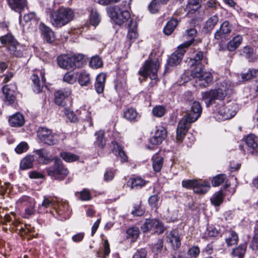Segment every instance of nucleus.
Returning <instances> with one entry per match:
<instances>
[{
	"instance_id": "f257e3e1",
	"label": "nucleus",
	"mask_w": 258,
	"mask_h": 258,
	"mask_svg": "<svg viewBox=\"0 0 258 258\" xmlns=\"http://www.w3.org/2000/svg\"><path fill=\"white\" fill-rule=\"evenodd\" d=\"M190 105V110L180 120L176 129V140L178 142H181L183 140L190 124L200 117L202 112V107L199 102L192 101Z\"/></svg>"
},
{
	"instance_id": "f03ea898",
	"label": "nucleus",
	"mask_w": 258,
	"mask_h": 258,
	"mask_svg": "<svg viewBox=\"0 0 258 258\" xmlns=\"http://www.w3.org/2000/svg\"><path fill=\"white\" fill-rule=\"evenodd\" d=\"M74 17V13L68 8L61 7L50 15L51 24L55 27H61L69 23Z\"/></svg>"
},
{
	"instance_id": "7ed1b4c3",
	"label": "nucleus",
	"mask_w": 258,
	"mask_h": 258,
	"mask_svg": "<svg viewBox=\"0 0 258 258\" xmlns=\"http://www.w3.org/2000/svg\"><path fill=\"white\" fill-rule=\"evenodd\" d=\"M132 0H123L121 7H111L107 9V13L111 19L118 25H121L126 22L130 18L129 12L125 10L130 7Z\"/></svg>"
},
{
	"instance_id": "20e7f679",
	"label": "nucleus",
	"mask_w": 258,
	"mask_h": 258,
	"mask_svg": "<svg viewBox=\"0 0 258 258\" xmlns=\"http://www.w3.org/2000/svg\"><path fill=\"white\" fill-rule=\"evenodd\" d=\"M84 56L81 54L68 56L61 55L57 57V63L58 66L64 69H74L76 68H80L83 64Z\"/></svg>"
},
{
	"instance_id": "39448f33",
	"label": "nucleus",
	"mask_w": 258,
	"mask_h": 258,
	"mask_svg": "<svg viewBox=\"0 0 258 258\" xmlns=\"http://www.w3.org/2000/svg\"><path fill=\"white\" fill-rule=\"evenodd\" d=\"M5 46L10 53L17 57L22 55L20 45L11 34H8L0 37V46Z\"/></svg>"
},
{
	"instance_id": "423d86ee",
	"label": "nucleus",
	"mask_w": 258,
	"mask_h": 258,
	"mask_svg": "<svg viewBox=\"0 0 258 258\" xmlns=\"http://www.w3.org/2000/svg\"><path fill=\"white\" fill-rule=\"evenodd\" d=\"M54 161V165L46 169L47 174L53 179L62 180L68 175L69 171L64 167L59 158L55 157Z\"/></svg>"
},
{
	"instance_id": "0eeeda50",
	"label": "nucleus",
	"mask_w": 258,
	"mask_h": 258,
	"mask_svg": "<svg viewBox=\"0 0 258 258\" xmlns=\"http://www.w3.org/2000/svg\"><path fill=\"white\" fill-rule=\"evenodd\" d=\"M159 66V61L156 60H147L145 62L142 68L141 69L139 73L140 76L144 78H147L148 76L151 80H154L157 78V72Z\"/></svg>"
},
{
	"instance_id": "6e6552de",
	"label": "nucleus",
	"mask_w": 258,
	"mask_h": 258,
	"mask_svg": "<svg viewBox=\"0 0 258 258\" xmlns=\"http://www.w3.org/2000/svg\"><path fill=\"white\" fill-rule=\"evenodd\" d=\"M225 89H214L202 93V100L205 102L206 106L209 107L215 103L216 100H222L226 95Z\"/></svg>"
},
{
	"instance_id": "1a4fd4ad",
	"label": "nucleus",
	"mask_w": 258,
	"mask_h": 258,
	"mask_svg": "<svg viewBox=\"0 0 258 258\" xmlns=\"http://www.w3.org/2000/svg\"><path fill=\"white\" fill-rule=\"evenodd\" d=\"M191 75L198 79L199 86L202 87L207 86L213 80V76L211 73L204 71L202 65L196 67L192 71Z\"/></svg>"
},
{
	"instance_id": "9d476101",
	"label": "nucleus",
	"mask_w": 258,
	"mask_h": 258,
	"mask_svg": "<svg viewBox=\"0 0 258 258\" xmlns=\"http://www.w3.org/2000/svg\"><path fill=\"white\" fill-rule=\"evenodd\" d=\"M191 41H186L178 47L177 49L168 58L167 64L173 67L178 64L181 60L185 52V49L190 46Z\"/></svg>"
},
{
	"instance_id": "9b49d317",
	"label": "nucleus",
	"mask_w": 258,
	"mask_h": 258,
	"mask_svg": "<svg viewBox=\"0 0 258 258\" xmlns=\"http://www.w3.org/2000/svg\"><path fill=\"white\" fill-rule=\"evenodd\" d=\"M38 136L41 142L50 146L55 145L58 142V135L52 134L50 130L46 127L39 129Z\"/></svg>"
},
{
	"instance_id": "f8f14e48",
	"label": "nucleus",
	"mask_w": 258,
	"mask_h": 258,
	"mask_svg": "<svg viewBox=\"0 0 258 258\" xmlns=\"http://www.w3.org/2000/svg\"><path fill=\"white\" fill-rule=\"evenodd\" d=\"M236 104L234 103L228 104L225 105L220 104L217 108V111L221 116L223 120L229 119L236 114Z\"/></svg>"
},
{
	"instance_id": "ddd939ff",
	"label": "nucleus",
	"mask_w": 258,
	"mask_h": 258,
	"mask_svg": "<svg viewBox=\"0 0 258 258\" xmlns=\"http://www.w3.org/2000/svg\"><path fill=\"white\" fill-rule=\"evenodd\" d=\"M44 75L45 73L43 70H37L35 71L31 77L33 83V90L37 93L42 91L45 84L46 79Z\"/></svg>"
},
{
	"instance_id": "4468645a",
	"label": "nucleus",
	"mask_w": 258,
	"mask_h": 258,
	"mask_svg": "<svg viewBox=\"0 0 258 258\" xmlns=\"http://www.w3.org/2000/svg\"><path fill=\"white\" fill-rule=\"evenodd\" d=\"M16 90L17 86L15 84L7 85L3 88V92L5 95V100L10 105L13 104L15 100Z\"/></svg>"
},
{
	"instance_id": "2eb2a0df",
	"label": "nucleus",
	"mask_w": 258,
	"mask_h": 258,
	"mask_svg": "<svg viewBox=\"0 0 258 258\" xmlns=\"http://www.w3.org/2000/svg\"><path fill=\"white\" fill-rule=\"evenodd\" d=\"M232 30V25L228 21H225L220 25L219 28L215 32L214 36L217 40L225 38L230 34Z\"/></svg>"
},
{
	"instance_id": "dca6fc26",
	"label": "nucleus",
	"mask_w": 258,
	"mask_h": 258,
	"mask_svg": "<svg viewBox=\"0 0 258 258\" xmlns=\"http://www.w3.org/2000/svg\"><path fill=\"white\" fill-rule=\"evenodd\" d=\"M56 208H54V211L58 215L62 216V219H66L70 217L71 214L68 203L66 202H57Z\"/></svg>"
},
{
	"instance_id": "f3484780",
	"label": "nucleus",
	"mask_w": 258,
	"mask_h": 258,
	"mask_svg": "<svg viewBox=\"0 0 258 258\" xmlns=\"http://www.w3.org/2000/svg\"><path fill=\"white\" fill-rule=\"evenodd\" d=\"M167 132L162 126L157 127L154 135L151 138L150 142L153 145H159L166 137Z\"/></svg>"
},
{
	"instance_id": "a211bd4d",
	"label": "nucleus",
	"mask_w": 258,
	"mask_h": 258,
	"mask_svg": "<svg viewBox=\"0 0 258 258\" xmlns=\"http://www.w3.org/2000/svg\"><path fill=\"white\" fill-rule=\"evenodd\" d=\"M39 28L41 32L44 39L48 43H52L55 40L54 35L52 30L45 25L44 23H41L39 24Z\"/></svg>"
},
{
	"instance_id": "6ab92c4d",
	"label": "nucleus",
	"mask_w": 258,
	"mask_h": 258,
	"mask_svg": "<svg viewBox=\"0 0 258 258\" xmlns=\"http://www.w3.org/2000/svg\"><path fill=\"white\" fill-rule=\"evenodd\" d=\"M71 93V91L69 89H63L54 93V101L55 104L58 105H63L64 99L68 97Z\"/></svg>"
},
{
	"instance_id": "aec40b11",
	"label": "nucleus",
	"mask_w": 258,
	"mask_h": 258,
	"mask_svg": "<svg viewBox=\"0 0 258 258\" xmlns=\"http://www.w3.org/2000/svg\"><path fill=\"white\" fill-rule=\"evenodd\" d=\"M23 115L20 113H16L12 115L9 119L10 125L12 127H20L24 124Z\"/></svg>"
},
{
	"instance_id": "412c9836",
	"label": "nucleus",
	"mask_w": 258,
	"mask_h": 258,
	"mask_svg": "<svg viewBox=\"0 0 258 258\" xmlns=\"http://www.w3.org/2000/svg\"><path fill=\"white\" fill-rule=\"evenodd\" d=\"M191 66H199L202 64L203 62L207 63V58L206 57V53L202 51H197L195 52V54L192 59H191Z\"/></svg>"
},
{
	"instance_id": "4be33fe9",
	"label": "nucleus",
	"mask_w": 258,
	"mask_h": 258,
	"mask_svg": "<svg viewBox=\"0 0 258 258\" xmlns=\"http://www.w3.org/2000/svg\"><path fill=\"white\" fill-rule=\"evenodd\" d=\"M106 75L104 73H101L97 75L95 83V89L98 94L103 93Z\"/></svg>"
},
{
	"instance_id": "5701e85b",
	"label": "nucleus",
	"mask_w": 258,
	"mask_h": 258,
	"mask_svg": "<svg viewBox=\"0 0 258 258\" xmlns=\"http://www.w3.org/2000/svg\"><path fill=\"white\" fill-rule=\"evenodd\" d=\"M9 7L16 12H20L27 6L26 0H7Z\"/></svg>"
},
{
	"instance_id": "b1692460",
	"label": "nucleus",
	"mask_w": 258,
	"mask_h": 258,
	"mask_svg": "<svg viewBox=\"0 0 258 258\" xmlns=\"http://www.w3.org/2000/svg\"><path fill=\"white\" fill-rule=\"evenodd\" d=\"M34 160L33 156L29 155L25 156L20 161V169L24 170L32 168L33 166Z\"/></svg>"
},
{
	"instance_id": "393cba45",
	"label": "nucleus",
	"mask_w": 258,
	"mask_h": 258,
	"mask_svg": "<svg viewBox=\"0 0 258 258\" xmlns=\"http://www.w3.org/2000/svg\"><path fill=\"white\" fill-rule=\"evenodd\" d=\"M138 36V34L137 31V24L136 22L134 23L131 21L130 24H128V31L127 35V38L130 40V46H131L133 41L137 38Z\"/></svg>"
},
{
	"instance_id": "a878e982",
	"label": "nucleus",
	"mask_w": 258,
	"mask_h": 258,
	"mask_svg": "<svg viewBox=\"0 0 258 258\" xmlns=\"http://www.w3.org/2000/svg\"><path fill=\"white\" fill-rule=\"evenodd\" d=\"M38 156L37 160L39 163L47 164L51 161L48 156V153L45 149H41L35 151Z\"/></svg>"
},
{
	"instance_id": "bb28decb",
	"label": "nucleus",
	"mask_w": 258,
	"mask_h": 258,
	"mask_svg": "<svg viewBox=\"0 0 258 258\" xmlns=\"http://www.w3.org/2000/svg\"><path fill=\"white\" fill-rule=\"evenodd\" d=\"M111 144L113 146L112 151L113 153L120 159L121 162L127 161V157L121 147L118 145L115 141H112Z\"/></svg>"
},
{
	"instance_id": "cd10ccee",
	"label": "nucleus",
	"mask_w": 258,
	"mask_h": 258,
	"mask_svg": "<svg viewBox=\"0 0 258 258\" xmlns=\"http://www.w3.org/2000/svg\"><path fill=\"white\" fill-rule=\"evenodd\" d=\"M242 41V37L240 35H237L234 37L232 40L229 41L227 44V48L228 51H234L241 44Z\"/></svg>"
},
{
	"instance_id": "c85d7f7f",
	"label": "nucleus",
	"mask_w": 258,
	"mask_h": 258,
	"mask_svg": "<svg viewBox=\"0 0 258 258\" xmlns=\"http://www.w3.org/2000/svg\"><path fill=\"white\" fill-rule=\"evenodd\" d=\"M152 160L154 171L156 172L160 171L163 164V158L158 154H155L153 156Z\"/></svg>"
},
{
	"instance_id": "c756f323",
	"label": "nucleus",
	"mask_w": 258,
	"mask_h": 258,
	"mask_svg": "<svg viewBox=\"0 0 258 258\" xmlns=\"http://www.w3.org/2000/svg\"><path fill=\"white\" fill-rule=\"evenodd\" d=\"M168 238L174 249H176L179 247L181 244L180 238L176 231H171L168 235Z\"/></svg>"
},
{
	"instance_id": "7c9ffc66",
	"label": "nucleus",
	"mask_w": 258,
	"mask_h": 258,
	"mask_svg": "<svg viewBox=\"0 0 258 258\" xmlns=\"http://www.w3.org/2000/svg\"><path fill=\"white\" fill-rule=\"evenodd\" d=\"M201 7V0H188L185 10L188 13H193L199 10Z\"/></svg>"
},
{
	"instance_id": "2f4dec72",
	"label": "nucleus",
	"mask_w": 258,
	"mask_h": 258,
	"mask_svg": "<svg viewBox=\"0 0 258 258\" xmlns=\"http://www.w3.org/2000/svg\"><path fill=\"white\" fill-rule=\"evenodd\" d=\"M224 197L222 190L216 192L210 198L211 204L215 207L219 206L223 202Z\"/></svg>"
},
{
	"instance_id": "473e14b6",
	"label": "nucleus",
	"mask_w": 258,
	"mask_h": 258,
	"mask_svg": "<svg viewBox=\"0 0 258 258\" xmlns=\"http://www.w3.org/2000/svg\"><path fill=\"white\" fill-rule=\"evenodd\" d=\"M146 184V181L140 177L131 178L127 182V186L132 188H141Z\"/></svg>"
},
{
	"instance_id": "72a5a7b5",
	"label": "nucleus",
	"mask_w": 258,
	"mask_h": 258,
	"mask_svg": "<svg viewBox=\"0 0 258 258\" xmlns=\"http://www.w3.org/2000/svg\"><path fill=\"white\" fill-rule=\"evenodd\" d=\"M140 116L136 110L133 108L127 109L123 113V117L130 121H137Z\"/></svg>"
},
{
	"instance_id": "f704fd0d",
	"label": "nucleus",
	"mask_w": 258,
	"mask_h": 258,
	"mask_svg": "<svg viewBox=\"0 0 258 258\" xmlns=\"http://www.w3.org/2000/svg\"><path fill=\"white\" fill-rule=\"evenodd\" d=\"M219 21V18L217 15H214L209 18L205 22L204 28L207 31H211Z\"/></svg>"
},
{
	"instance_id": "c9c22d12",
	"label": "nucleus",
	"mask_w": 258,
	"mask_h": 258,
	"mask_svg": "<svg viewBox=\"0 0 258 258\" xmlns=\"http://www.w3.org/2000/svg\"><path fill=\"white\" fill-rule=\"evenodd\" d=\"M178 21L175 19H172L169 21L164 27L163 31L167 35H170L177 25Z\"/></svg>"
},
{
	"instance_id": "e433bc0d",
	"label": "nucleus",
	"mask_w": 258,
	"mask_h": 258,
	"mask_svg": "<svg viewBox=\"0 0 258 258\" xmlns=\"http://www.w3.org/2000/svg\"><path fill=\"white\" fill-rule=\"evenodd\" d=\"M228 234L225 241L228 246H231L237 243L238 241V234L234 231H229L227 232Z\"/></svg>"
},
{
	"instance_id": "4c0bfd02",
	"label": "nucleus",
	"mask_w": 258,
	"mask_h": 258,
	"mask_svg": "<svg viewBox=\"0 0 258 258\" xmlns=\"http://www.w3.org/2000/svg\"><path fill=\"white\" fill-rule=\"evenodd\" d=\"M210 186L208 182H200L198 180V185L195 189V192L199 194H205L210 189Z\"/></svg>"
},
{
	"instance_id": "58836bf2",
	"label": "nucleus",
	"mask_w": 258,
	"mask_h": 258,
	"mask_svg": "<svg viewBox=\"0 0 258 258\" xmlns=\"http://www.w3.org/2000/svg\"><path fill=\"white\" fill-rule=\"evenodd\" d=\"M101 21V17L99 13L95 9H92L90 15V24L96 27L97 26Z\"/></svg>"
},
{
	"instance_id": "ea45409f",
	"label": "nucleus",
	"mask_w": 258,
	"mask_h": 258,
	"mask_svg": "<svg viewBox=\"0 0 258 258\" xmlns=\"http://www.w3.org/2000/svg\"><path fill=\"white\" fill-rule=\"evenodd\" d=\"M246 244L239 245L237 248L234 249L232 252L234 256L238 258H243L246 249Z\"/></svg>"
},
{
	"instance_id": "a19ab883",
	"label": "nucleus",
	"mask_w": 258,
	"mask_h": 258,
	"mask_svg": "<svg viewBox=\"0 0 258 258\" xmlns=\"http://www.w3.org/2000/svg\"><path fill=\"white\" fill-rule=\"evenodd\" d=\"M241 54L248 59L249 61H252L255 58L253 49L249 46H245L241 50Z\"/></svg>"
},
{
	"instance_id": "79ce46f5",
	"label": "nucleus",
	"mask_w": 258,
	"mask_h": 258,
	"mask_svg": "<svg viewBox=\"0 0 258 258\" xmlns=\"http://www.w3.org/2000/svg\"><path fill=\"white\" fill-rule=\"evenodd\" d=\"M127 238H131L132 241H134L139 236L140 231L138 227H131L126 230Z\"/></svg>"
},
{
	"instance_id": "37998d69",
	"label": "nucleus",
	"mask_w": 258,
	"mask_h": 258,
	"mask_svg": "<svg viewBox=\"0 0 258 258\" xmlns=\"http://www.w3.org/2000/svg\"><path fill=\"white\" fill-rule=\"evenodd\" d=\"M60 156L63 160L68 162L76 161L79 159V157L77 155L67 152L60 153Z\"/></svg>"
},
{
	"instance_id": "c03bdc74",
	"label": "nucleus",
	"mask_w": 258,
	"mask_h": 258,
	"mask_svg": "<svg viewBox=\"0 0 258 258\" xmlns=\"http://www.w3.org/2000/svg\"><path fill=\"white\" fill-rule=\"evenodd\" d=\"M245 143L247 146L253 150L257 147V138L254 135H250L246 137Z\"/></svg>"
},
{
	"instance_id": "a18cd8bd",
	"label": "nucleus",
	"mask_w": 258,
	"mask_h": 258,
	"mask_svg": "<svg viewBox=\"0 0 258 258\" xmlns=\"http://www.w3.org/2000/svg\"><path fill=\"white\" fill-rule=\"evenodd\" d=\"M182 186L187 189H192L195 192V189L196 186L198 185V180L197 179H187L182 181Z\"/></svg>"
},
{
	"instance_id": "49530a36",
	"label": "nucleus",
	"mask_w": 258,
	"mask_h": 258,
	"mask_svg": "<svg viewBox=\"0 0 258 258\" xmlns=\"http://www.w3.org/2000/svg\"><path fill=\"white\" fill-rule=\"evenodd\" d=\"M95 136H96V143L97 145L102 148L105 145V140L104 139V132L102 131H100L96 133Z\"/></svg>"
},
{
	"instance_id": "de8ad7c7",
	"label": "nucleus",
	"mask_w": 258,
	"mask_h": 258,
	"mask_svg": "<svg viewBox=\"0 0 258 258\" xmlns=\"http://www.w3.org/2000/svg\"><path fill=\"white\" fill-rule=\"evenodd\" d=\"M57 202L56 200H50L47 197H44L41 207L44 208H51L54 210V208H56Z\"/></svg>"
},
{
	"instance_id": "09e8293b",
	"label": "nucleus",
	"mask_w": 258,
	"mask_h": 258,
	"mask_svg": "<svg viewBox=\"0 0 258 258\" xmlns=\"http://www.w3.org/2000/svg\"><path fill=\"white\" fill-rule=\"evenodd\" d=\"M226 177V175L224 174H220L215 176L212 180V185L213 186H219L224 181Z\"/></svg>"
},
{
	"instance_id": "8fccbe9b",
	"label": "nucleus",
	"mask_w": 258,
	"mask_h": 258,
	"mask_svg": "<svg viewBox=\"0 0 258 258\" xmlns=\"http://www.w3.org/2000/svg\"><path fill=\"white\" fill-rule=\"evenodd\" d=\"M90 75L86 72L82 73L79 77V83L81 86H87L90 82Z\"/></svg>"
},
{
	"instance_id": "3c124183",
	"label": "nucleus",
	"mask_w": 258,
	"mask_h": 258,
	"mask_svg": "<svg viewBox=\"0 0 258 258\" xmlns=\"http://www.w3.org/2000/svg\"><path fill=\"white\" fill-rule=\"evenodd\" d=\"M152 113L155 116L162 117L165 113V108L162 106H156L153 108Z\"/></svg>"
},
{
	"instance_id": "603ef678",
	"label": "nucleus",
	"mask_w": 258,
	"mask_h": 258,
	"mask_svg": "<svg viewBox=\"0 0 258 258\" xmlns=\"http://www.w3.org/2000/svg\"><path fill=\"white\" fill-rule=\"evenodd\" d=\"M103 64L101 59L98 56L92 57L89 63V66L92 68H99Z\"/></svg>"
},
{
	"instance_id": "864d4df0",
	"label": "nucleus",
	"mask_w": 258,
	"mask_h": 258,
	"mask_svg": "<svg viewBox=\"0 0 258 258\" xmlns=\"http://www.w3.org/2000/svg\"><path fill=\"white\" fill-rule=\"evenodd\" d=\"M28 149V145L26 142H22L15 148V151L18 154L26 152Z\"/></svg>"
},
{
	"instance_id": "5fc2aeb1",
	"label": "nucleus",
	"mask_w": 258,
	"mask_h": 258,
	"mask_svg": "<svg viewBox=\"0 0 258 258\" xmlns=\"http://www.w3.org/2000/svg\"><path fill=\"white\" fill-rule=\"evenodd\" d=\"M219 229H218L216 227H207L206 234L209 237H216L219 234Z\"/></svg>"
},
{
	"instance_id": "6e6d98bb",
	"label": "nucleus",
	"mask_w": 258,
	"mask_h": 258,
	"mask_svg": "<svg viewBox=\"0 0 258 258\" xmlns=\"http://www.w3.org/2000/svg\"><path fill=\"white\" fill-rule=\"evenodd\" d=\"M255 231L258 232V227L255 228ZM250 247L254 250H258V234L256 233L255 234V235L253 236L250 244Z\"/></svg>"
},
{
	"instance_id": "4d7b16f0",
	"label": "nucleus",
	"mask_w": 258,
	"mask_h": 258,
	"mask_svg": "<svg viewBox=\"0 0 258 258\" xmlns=\"http://www.w3.org/2000/svg\"><path fill=\"white\" fill-rule=\"evenodd\" d=\"M34 204H32L28 207L25 209V212L23 214V217L25 218H29L30 216L35 214V211L34 209Z\"/></svg>"
},
{
	"instance_id": "13d9d810",
	"label": "nucleus",
	"mask_w": 258,
	"mask_h": 258,
	"mask_svg": "<svg viewBox=\"0 0 258 258\" xmlns=\"http://www.w3.org/2000/svg\"><path fill=\"white\" fill-rule=\"evenodd\" d=\"M163 246V242L162 240L159 239L157 243L153 245L152 247V250L154 252L158 253L162 250Z\"/></svg>"
},
{
	"instance_id": "bf43d9fd",
	"label": "nucleus",
	"mask_w": 258,
	"mask_h": 258,
	"mask_svg": "<svg viewBox=\"0 0 258 258\" xmlns=\"http://www.w3.org/2000/svg\"><path fill=\"white\" fill-rule=\"evenodd\" d=\"M134 210L132 211V214L134 216H141L145 213L144 209L141 206H136L134 207Z\"/></svg>"
},
{
	"instance_id": "052dcab7",
	"label": "nucleus",
	"mask_w": 258,
	"mask_h": 258,
	"mask_svg": "<svg viewBox=\"0 0 258 258\" xmlns=\"http://www.w3.org/2000/svg\"><path fill=\"white\" fill-rule=\"evenodd\" d=\"M63 81L69 84H72L76 82V78L71 73H66L63 77Z\"/></svg>"
},
{
	"instance_id": "680f3d73",
	"label": "nucleus",
	"mask_w": 258,
	"mask_h": 258,
	"mask_svg": "<svg viewBox=\"0 0 258 258\" xmlns=\"http://www.w3.org/2000/svg\"><path fill=\"white\" fill-rule=\"evenodd\" d=\"M144 226H161V223L156 219H148L144 223Z\"/></svg>"
},
{
	"instance_id": "e2e57ef3",
	"label": "nucleus",
	"mask_w": 258,
	"mask_h": 258,
	"mask_svg": "<svg viewBox=\"0 0 258 258\" xmlns=\"http://www.w3.org/2000/svg\"><path fill=\"white\" fill-rule=\"evenodd\" d=\"M197 31L195 28H190L186 31V36L188 37L190 39L188 41H191L192 43L194 41V37L196 36Z\"/></svg>"
},
{
	"instance_id": "0e129e2a",
	"label": "nucleus",
	"mask_w": 258,
	"mask_h": 258,
	"mask_svg": "<svg viewBox=\"0 0 258 258\" xmlns=\"http://www.w3.org/2000/svg\"><path fill=\"white\" fill-rule=\"evenodd\" d=\"M148 8L149 11L151 13H156L158 12L159 9V6L157 3L156 0H153L149 5Z\"/></svg>"
},
{
	"instance_id": "69168bd1",
	"label": "nucleus",
	"mask_w": 258,
	"mask_h": 258,
	"mask_svg": "<svg viewBox=\"0 0 258 258\" xmlns=\"http://www.w3.org/2000/svg\"><path fill=\"white\" fill-rule=\"evenodd\" d=\"M147 252L144 248L137 250L133 258H147Z\"/></svg>"
},
{
	"instance_id": "338daca9",
	"label": "nucleus",
	"mask_w": 258,
	"mask_h": 258,
	"mask_svg": "<svg viewBox=\"0 0 258 258\" xmlns=\"http://www.w3.org/2000/svg\"><path fill=\"white\" fill-rule=\"evenodd\" d=\"M159 198L157 195L151 196L148 200L149 204L152 207H156L158 203Z\"/></svg>"
},
{
	"instance_id": "774afa93",
	"label": "nucleus",
	"mask_w": 258,
	"mask_h": 258,
	"mask_svg": "<svg viewBox=\"0 0 258 258\" xmlns=\"http://www.w3.org/2000/svg\"><path fill=\"white\" fill-rule=\"evenodd\" d=\"M80 199L82 201H88L91 199L90 192L87 189H84L80 192Z\"/></svg>"
}]
</instances>
